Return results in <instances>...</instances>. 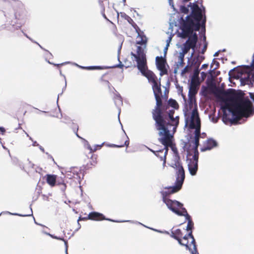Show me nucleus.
Segmentation results:
<instances>
[{"instance_id": "nucleus-22", "label": "nucleus", "mask_w": 254, "mask_h": 254, "mask_svg": "<svg viewBox=\"0 0 254 254\" xmlns=\"http://www.w3.org/2000/svg\"><path fill=\"white\" fill-rule=\"evenodd\" d=\"M85 145L90 151L91 152H95L96 150V148H92V147L90 146L88 142L86 140H85Z\"/></svg>"}, {"instance_id": "nucleus-35", "label": "nucleus", "mask_w": 254, "mask_h": 254, "mask_svg": "<svg viewBox=\"0 0 254 254\" xmlns=\"http://www.w3.org/2000/svg\"><path fill=\"white\" fill-rule=\"evenodd\" d=\"M184 2H187L189 1L190 0H183Z\"/></svg>"}, {"instance_id": "nucleus-33", "label": "nucleus", "mask_w": 254, "mask_h": 254, "mask_svg": "<svg viewBox=\"0 0 254 254\" xmlns=\"http://www.w3.org/2000/svg\"><path fill=\"white\" fill-rule=\"evenodd\" d=\"M128 144H129V143H128V142L127 141H125V144L126 146H128Z\"/></svg>"}, {"instance_id": "nucleus-7", "label": "nucleus", "mask_w": 254, "mask_h": 254, "mask_svg": "<svg viewBox=\"0 0 254 254\" xmlns=\"http://www.w3.org/2000/svg\"><path fill=\"white\" fill-rule=\"evenodd\" d=\"M172 167L176 168L177 171V178L176 186L174 187H170L165 188L162 190L163 195H167L179 191L182 188V185L185 179V171L182 165L179 162H176Z\"/></svg>"}, {"instance_id": "nucleus-37", "label": "nucleus", "mask_w": 254, "mask_h": 254, "mask_svg": "<svg viewBox=\"0 0 254 254\" xmlns=\"http://www.w3.org/2000/svg\"><path fill=\"white\" fill-rule=\"evenodd\" d=\"M123 2L125 3L126 2V0H123Z\"/></svg>"}, {"instance_id": "nucleus-32", "label": "nucleus", "mask_w": 254, "mask_h": 254, "mask_svg": "<svg viewBox=\"0 0 254 254\" xmlns=\"http://www.w3.org/2000/svg\"><path fill=\"white\" fill-rule=\"evenodd\" d=\"M208 66V64H204L202 65V68H206Z\"/></svg>"}, {"instance_id": "nucleus-15", "label": "nucleus", "mask_w": 254, "mask_h": 254, "mask_svg": "<svg viewBox=\"0 0 254 254\" xmlns=\"http://www.w3.org/2000/svg\"><path fill=\"white\" fill-rule=\"evenodd\" d=\"M183 242L188 243L189 247L188 248L187 246L186 247L187 249H188L190 251V252L191 254H196V248H195V250L193 249L192 245L191 243V240L190 238L187 239L186 241H183Z\"/></svg>"}, {"instance_id": "nucleus-23", "label": "nucleus", "mask_w": 254, "mask_h": 254, "mask_svg": "<svg viewBox=\"0 0 254 254\" xmlns=\"http://www.w3.org/2000/svg\"><path fill=\"white\" fill-rule=\"evenodd\" d=\"M180 10H181V12L185 13V14L188 13L189 11L188 7H187L183 5L181 6Z\"/></svg>"}, {"instance_id": "nucleus-27", "label": "nucleus", "mask_w": 254, "mask_h": 254, "mask_svg": "<svg viewBox=\"0 0 254 254\" xmlns=\"http://www.w3.org/2000/svg\"><path fill=\"white\" fill-rule=\"evenodd\" d=\"M103 144H104V143H102V144H101V145H95L92 147V148H96V150H97V149H98V148H101L102 147V146H103Z\"/></svg>"}, {"instance_id": "nucleus-4", "label": "nucleus", "mask_w": 254, "mask_h": 254, "mask_svg": "<svg viewBox=\"0 0 254 254\" xmlns=\"http://www.w3.org/2000/svg\"><path fill=\"white\" fill-rule=\"evenodd\" d=\"M155 97L156 101V107L153 110V117L156 122V128L159 130V140L167 148L168 146H171L172 144L173 134L176 131L179 124V117L176 116L174 117L173 115L174 111H170L169 113L170 123L166 124L161 115L159 107L161 105V100L160 95H156ZM167 152V149H166L165 154Z\"/></svg>"}, {"instance_id": "nucleus-21", "label": "nucleus", "mask_w": 254, "mask_h": 254, "mask_svg": "<svg viewBox=\"0 0 254 254\" xmlns=\"http://www.w3.org/2000/svg\"><path fill=\"white\" fill-rule=\"evenodd\" d=\"M172 37H173V35L172 34H170L169 36V37L168 38V39H167L166 40V47L165 48H164V51H166L168 50V47L169 46V45H170V43L172 40Z\"/></svg>"}, {"instance_id": "nucleus-31", "label": "nucleus", "mask_w": 254, "mask_h": 254, "mask_svg": "<svg viewBox=\"0 0 254 254\" xmlns=\"http://www.w3.org/2000/svg\"><path fill=\"white\" fill-rule=\"evenodd\" d=\"M5 131V129L3 127H0V131H1L2 133H4Z\"/></svg>"}, {"instance_id": "nucleus-1", "label": "nucleus", "mask_w": 254, "mask_h": 254, "mask_svg": "<svg viewBox=\"0 0 254 254\" xmlns=\"http://www.w3.org/2000/svg\"><path fill=\"white\" fill-rule=\"evenodd\" d=\"M207 92L213 93L221 102L223 121L226 124L228 122L236 123L242 117L248 118L254 114L253 103L248 98L239 96L233 90L224 92L215 86H211ZM249 94L254 101V93Z\"/></svg>"}, {"instance_id": "nucleus-17", "label": "nucleus", "mask_w": 254, "mask_h": 254, "mask_svg": "<svg viewBox=\"0 0 254 254\" xmlns=\"http://www.w3.org/2000/svg\"><path fill=\"white\" fill-rule=\"evenodd\" d=\"M170 106L172 107L175 109H177L179 107V105L176 100L173 99H170L168 102Z\"/></svg>"}, {"instance_id": "nucleus-18", "label": "nucleus", "mask_w": 254, "mask_h": 254, "mask_svg": "<svg viewBox=\"0 0 254 254\" xmlns=\"http://www.w3.org/2000/svg\"><path fill=\"white\" fill-rule=\"evenodd\" d=\"M176 26L177 22L175 21V20H173L172 19H170L169 21V28L168 33L172 32L173 31V27Z\"/></svg>"}, {"instance_id": "nucleus-5", "label": "nucleus", "mask_w": 254, "mask_h": 254, "mask_svg": "<svg viewBox=\"0 0 254 254\" xmlns=\"http://www.w3.org/2000/svg\"><path fill=\"white\" fill-rule=\"evenodd\" d=\"M138 50L137 56L132 54L136 61L138 69L142 74L148 79L149 82L153 83L152 89L154 95H160L161 94V90L160 86L158 85L156 81V76L151 71L147 69L146 60L143 53L140 51V48H138Z\"/></svg>"}, {"instance_id": "nucleus-20", "label": "nucleus", "mask_w": 254, "mask_h": 254, "mask_svg": "<svg viewBox=\"0 0 254 254\" xmlns=\"http://www.w3.org/2000/svg\"><path fill=\"white\" fill-rule=\"evenodd\" d=\"M47 234L48 235H49L50 236H51L52 238H54V239H57V240H60L64 241V242L65 246V254H68V253H67V243H66V241H65L64 240V239L58 238V237L53 236V235H51L50 234H48L47 233Z\"/></svg>"}, {"instance_id": "nucleus-12", "label": "nucleus", "mask_w": 254, "mask_h": 254, "mask_svg": "<svg viewBox=\"0 0 254 254\" xmlns=\"http://www.w3.org/2000/svg\"><path fill=\"white\" fill-rule=\"evenodd\" d=\"M147 42V38L146 37V36H144V35H139V34H138V36L136 38V44H138V45H142L143 46V48L140 47V46H137V54L135 55L134 54V55L135 56H137L138 55V48H140V51L141 52H142L144 55V56L145 57V55L144 53V48H145V46H146V43ZM132 54V53H131V55ZM131 58L132 59V60H134L136 62V61L135 60L134 58L133 57V56H132V55H131ZM145 58L146 59V58L145 57Z\"/></svg>"}, {"instance_id": "nucleus-3", "label": "nucleus", "mask_w": 254, "mask_h": 254, "mask_svg": "<svg viewBox=\"0 0 254 254\" xmlns=\"http://www.w3.org/2000/svg\"><path fill=\"white\" fill-rule=\"evenodd\" d=\"M189 6H190L191 9V15L187 16L185 20L183 18L181 19L182 25L178 31L179 37L182 38H188L183 45L177 44V48L179 49L177 52L178 54V61L177 64L178 68L183 66L185 55L190 49H193L196 45L197 37L196 34L193 33V31L198 30L201 27L202 29L204 28L203 26L205 22V19L203 18V10L194 3L192 4L190 3Z\"/></svg>"}, {"instance_id": "nucleus-30", "label": "nucleus", "mask_w": 254, "mask_h": 254, "mask_svg": "<svg viewBox=\"0 0 254 254\" xmlns=\"http://www.w3.org/2000/svg\"><path fill=\"white\" fill-rule=\"evenodd\" d=\"M188 66H186V67L184 68L183 70L182 71V73H186V72L188 71Z\"/></svg>"}, {"instance_id": "nucleus-38", "label": "nucleus", "mask_w": 254, "mask_h": 254, "mask_svg": "<svg viewBox=\"0 0 254 254\" xmlns=\"http://www.w3.org/2000/svg\"><path fill=\"white\" fill-rule=\"evenodd\" d=\"M80 220V217L78 219V221H79Z\"/></svg>"}, {"instance_id": "nucleus-13", "label": "nucleus", "mask_w": 254, "mask_h": 254, "mask_svg": "<svg viewBox=\"0 0 254 254\" xmlns=\"http://www.w3.org/2000/svg\"><path fill=\"white\" fill-rule=\"evenodd\" d=\"M216 146V142L213 139H208L204 143V146L201 148V151L209 150Z\"/></svg>"}, {"instance_id": "nucleus-2", "label": "nucleus", "mask_w": 254, "mask_h": 254, "mask_svg": "<svg viewBox=\"0 0 254 254\" xmlns=\"http://www.w3.org/2000/svg\"><path fill=\"white\" fill-rule=\"evenodd\" d=\"M199 85L198 73L192 77L189 87V102L186 103L183 112L185 118V126L190 129H194V137L193 140L190 141V145L192 144L194 155L190 158L189 156L187 160L188 169L191 175L196 174L197 170V162L198 153L197 147L199 139L200 136V121L197 112V105L195 102V96Z\"/></svg>"}, {"instance_id": "nucleus-39", "label": "nucleus", "mask_w": 254, "mask_h": 254, "mask_svg": "<svg viewBox=\"0 0 254 254\" xmlns=\"http://www.w3.org/2000/svg\"><path fill=\"white\" fill-rule=\"evenodd\" d=\"M1 214H2V213H1L0 214V215Z\"/></svg>"}, {"instance_id": "nucleus-28", "label": "nucleus", "mask_w": 254, "mask_h": 254, "mask_svg": "<svg viewBox=\"0 0 254 254\" xmlns=\"http://www.w3.org/2000/svg\"><path fill=\"white\" fill-rule=\"evenodd\" d=\"M174 233H176V235L178 236L181 233V230L180 229H176L175 230H173Z\"/></svg>"}, {"instance_id": "nucleus-24", "label": "nucleus", "mask_w": 254, "mask_h": 254, "mask_svg": "<svg viewBox=\"0 0 254 254\" xmlns=\"http://www.w3.org/2000/svg\"><path fill=\"white\" fill-rule=\"evenodd\" d=\"M31 213L30 214H29L21 215V214H17V213H10L9 212H6L7 213H8V214H11V215H18V216H23V217L32 216V211L31 209Z\"/></svg>"}, {"instance_id": "nucleus-34", "label": "nucleus", "mask_w": 254, "mask_h": 254, "mask_svg": "<svg viewBox=\"0 0 254 254\" xmlns=\"http://www.w3.org/2000/svg\"><path fill=\"white\" fill-rule=\"evenodd\" d=\"M218 55V53H216L214 55V56L216 57Z\"/></svg>"}, {"instance_id": "nucleus-19", "label": "nucleus", "mask_w": 254, "mask_h": 254, "mask_svg": "<svg viewBox=\"0 0 254 254\" xmlns=\"http://www.w3.org/2000/svg\"><path fill=\"white\" fill-rule=\"evenodd\" d=\"M186 216V218L188 220V225L187 227V230L188 231H189L190 230H191L193 226V223L192 222L190 219V216L188 215V217L187 216V215L186 214L184 215Z\"/></svg>"}, {"instance_id": "nucleus-10", "label": "nucleus", "mask_w": 254, "mask_h": 254, "mask_svg": "<svg viewBox=\"0 0 254 254\" xmlns=\"http://www.w3.org/2000/svg\"><path fill=\"white\" fill-rule=\"evenodd\" d=\"M171 237L177 240L180 245L187 246L188 248L189 247V246L188 243H184L183 241H186L187 239L190 238L191 240V243L192 245L193 249L195 250V240L193 237L192 235L191 231L189 232V233L187 235L183 237V239H181L176 235V233H174L173 231H172Z\"/></svg>"}, {"instance_id": "nucleus-11", "label": "nucleus", "mask_w": 254, "mask_h": 254, "mask_svg": "<svg viewBox=\"0 0 254 254\" xmlns=\"http://www.w3.org/2000/svg\"><path fill=\"white\" fill-rule=\"evenodd\" d=\"M88 217H89V219L93 220H96V221H99V220H108L110 221L116 222H119V223L125 222H129L131 223H134V222H133L131 221H129V220L115 221V220H112L110 219H106L105 218V217L104 216V215L102 214L98 213V212H96L90 213L88 215ZM135 223H138L139 224L142 225V224L140 222H135ZM142 225H143V224H142ZM143 226L146 227L144 225H143Z\"/></svg>"}, {"instance_id": "nucleus-8", "label": "nucleus", "mask_w": 254, "mask_h": 254, "mask_svg": "<svg viewBox=\"0 0 254 254\" xmlns=\"http://www.w3.org/2000/svg\"><path fill=\"white\" fill-rule=\"evenodd\" d=\"M163 201L167 207L178 215H185L188 217V214L185 208H182L183 204L177 200H172L166 198H163Z\"/></svg>"}, {"instance_id": "nucleus-6", "label": "nucleus", "mask_w": 254, "mask_h": 254, "mask_svg": "<svg viewBox=\"0 0 254 254\" xmlns=\"http://www.w3.org/2000/svg\"><path fill=\"white\" fill-rule=\"evenodd\" d=\"M234 77L240 79L241 84H248L254 82V54L253 57L252 66L240 67L235 72Z\"/></svg>"}, {"instance_id": "nucleus-14", "label": "nucleus", "mask_w": 254, "mask_h": 254, "mask_svg": "<svg viewBox=\"0 0 254 254\" xmlns=\"http://www.w3.org/2000/svg\"><path fill=\"white\" fill-rule=\"evenodd\" d=\"M57 176L54 175H47V182L51 187L55 185Z\"/></svg>"}, {"instance_id": "nucleus-26", "label": "nucleus", "mask_w": 254, "mask_h": 254, "mask_svg": "<svg viewBox=\"0 0 254 254\" xmlns=\"http://www.w3.org/2000/svg\"><path fill=\"white\" fill-rule=\"evenodd\" d=\"M168 2H169V3L170 5L171 6V7L173 8L174 10L176 11V9H175V7H174V5L173 4V0H168Z\"/></svg>"}, {"instance_id": "nucleus-36", "label": "nucleus", "mask_w": 254, "mask_h": 254, "mask_svg": "<svg viewBox=\"0 0 254 254\" xmlns=\"http://www.w3.org/2000/svg\"><path fill=\"white\" fill-rule=\"evenodd\" d=\"M201 74H202V75H205V73L204 72H202Z\"/></svg>"}, {"instance_id": "nucleus-9", "label": "nucleus", "mask_w": 254, "mask_h": 254, "mask_svg": "<svg viewBox=\"0 0 254 254\" xmlns=\"http://www.w3.org/2000/svg\"><path fill=\"white\" fill-rule=\"evenodd\" d=\"M156 64L157 69L160 71V76L167 74L168 65L164 58L162 57H156Z\"/></svg>"}, {"instance_id": "nucleus-16", "label": "nucleus", "mask_w": 254, "mask_h": 254, "mask_svg": "<svg viewBox=\"0 0 254 254\" xmlns=\"http://www.w3.org/2000/svg\"><path fill=\"white\" fill-rule=\"evenodd\" d=\"M74 64L82 69H86L88 70H93V69H101V67L100 66H82L81 65H79L77 64Z\"/></svg>"}, {"instance_id": "nucleus-29", "label": "nucleus", "mask_w": 254, "mask_h": 254, "mask_svg": "<svg viewBox=\"0 0 254 254\" xmlns=\"http://www.w3.org/2000/svg\"><path fill=\"white\" fill-rule=\"evenodd\" d=\"M152 230L156 231V232H159V233H168L167 232H163V231H160V230H156V229H151Z\"/></svg>"}, {"instance_id": "nucleus-25", "label": "nucleus", "mask_w": 254, "mask_h": 254, "mask_svg": "<svg viewBox=\"0 0 254 254\" xmlns=\"http://www.w3.org/2000/svg\"><path fill=\"white\" fill-rule=\"evenodd\" d=\"M106 145L108 147H123V145H117L114 144H107Z\"/></svg>"}]
</instances>
